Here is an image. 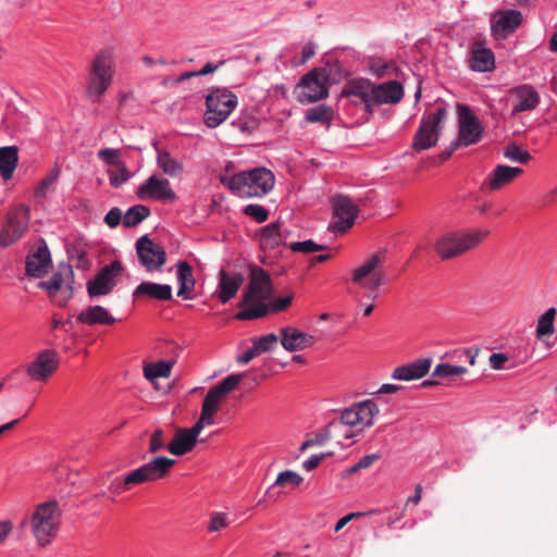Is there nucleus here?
<instances>
[{
    "label": "nucleus",
    "mask_w": 557,
    "mask_h": 557,
    "mask_svg": "<svg viewBox=\"0 0 557 557\" xmlns=\"http://www.w3.org/2000/svg\"><path fill=\"white\" fill-rule=\"evenodd\" d=\"M292 304V297L290 296H284L278 297L277 299L273 300L269 307L270 311L272 312H278L285 310L289 305Z\"/></svg>",
    "instance_id": "obj_61"
},
{
    "label": "nucleus",
    "mask_w": 557,
    "mask_h": 557,
    "mask_svg": "<svg viewBox=\"0 0 557 557\" xmlns=\"http://www.w3.org/2000/svg\"><path fill=\"white\" fill-rule=\"evenodd\" d=\"M61 511L55 500L39 504L30 519L33 534L38 545L45 547L57 536Z\"/></svg>",
    "instance_id": "obj_6"
},
{
    "label": "nucleus",
    "mask_w": 557,
    "mask_h": 557,
    "mask_svg": "<svg viewBox=\"0 0 557 557\" xmlns=\"http://www.w3.org/2000/svg\"><path fill=\"white\" fill-rule=\"evenodd\" d=\"M220 182L236 197L261 198L273 189L275 176L271 170L258 166L228 176L223 175Z\"/></svg>",
    "instance_id": "obj_2"
},
{
    "label": "nucleus",
    "mask_w": 557,
    "mask_h": 557,
    "mask_svg": "<svg viewBox=\"0 0 557 557\" xmlns=\"http://www.w3.org/2000/svg\"><path fill=\"white\" fill-rule=\"evenodd\" d=\"M295 94L297 100L302 104L326 98L329 96V86L325 74L319 70L310 71L296 85Z\"/></svg>",
    "instance_id": "obj_12"
},
{
    "label": "nucleus",
    "mask_w": 557,
    "mask_h": 557,
    "mask_svg": "<svg viewBox=\"0 0 557 557\" xmlns=\"http://www.w3.org/2000/svg\"><path fill=\"white\" fill-rule=\"evenodd\" d=\"M108 174L110 185L115 188L121 187L132 177L125 164H120L116 170H109Z\"/></svg>",
    "instance_id": "obj_49"
},
{
    "label": "nucleus",
    "mask_w": 557,
    "mask_h": 557,
    "mask_svg": "<svg viewBox=\"0 0 557 557\" xmlns=\"http://www.w3.org/2000/svg\"><path fill=\"white\" fill-rule=\"evenodd\" d=\"M135 297L147 296L156 300H171L172 286L169 284H159L153 282H143L134 290Z\"/></svg>",
    "instance_id": "obj_32"
},
{
    "label": "nucleus",
    "mask_w": 557,
    "mask_h": 557,
    "mask_svg": "<svg viewBox=\"0 0 557 557\" xmlns=\"http://www.w3.org/2000/svg\"><path fill=\"white\" fill-rule=\"evenodd\" d=\"M511 94L517 98V102L512 108V114L533 110L540 102L537 91L531 85H521L512 89Z\"/></svg>",
    "instance_id": "obj_28"
},
{
    "label": "nucleus",
    "mask_w": 557,
    "mask_h": 557,
    "mask_svg": "<svg viewBox=\"0 0 557 557\" xmlns=\"http://www.w3.org/2000/svg\"><path fill=\"white\" fill-rule=\"evenodd\" d=\"M458 138L453 146H472L478 144L483 134L484 126L475 112L465 103L457 104Z\"/></svg>",
    "instance_id": "obj_10"
},
{
    "label": "nucleus",
    "mask_w": 557,
    "mask_h": 557,
    "mask_svg": "<svg viewBox=\"0 0 557 557\" xmlns=\"http://www.w3.org/2000/svg\"><path fill=\"white\" fill-rule=\"evenodd\" d=\"M174 360H158L144 366V376L151 383L159 377H170Z\"/></svg>",
    "instance_id": "obj_36"
},
{
    "label": "nucleus",
    "mask_w": 557,
    "mask_h": 557,
    "mask_svg": "<svg viewBox=\"0 0 557 557\" xmlns=\"http://www.w3.org/2000/svg\"><path fill=\"white\" fill-rule=\"evenodd\" d=\"M197 441L186 431V428H178L171 442L168 443V450L174 456H183L193 450Z\"/></svg>",
    "instance_id": "obj_33"
},
{
    "label": "nucleus",
    "mask_w": 557,
    "mask_h": 557,
    "mask_svg": "<svg viewBox=\"0 0 557 557\" xmlns=\"http://www.w3.org/2000/svg\"><path fill=\"white\" fill-rule=\"evenodd\" d=\"M122 272L120 261H113L104 265L99 273L87 283V292L90 297L104 296L110 294L116 282L115 278Z\"/></svg>",
    "instance_id": "obj_19"
},
{
    "label": "nucleus",
    "mask_w": 557,
    "mask_h": 557,
    "mask_svg": "<svg viewBox=\"0 0 557 557\" xmlns=\"http://www.w3.org/2000/svg\"><path fill=\"white\" fill-rule=\"evenodd\" d=\"M60 176V169L58 166L52 168L49 173L40 180L34 190V197L37 201H40L47 197V195L54 189V185Z\"/></svg>",
    "instance_id": "obj_40"
},
{
    "label": "nucleus",
    "mask_w": 557,
    "mask_h": 557,
    "mask_svg": "<svg viewBox=\"0 0 557 557\" xmlns=\"http://www.w3.org/2000/svg\"><path fill=\"white\" fill-rule=\"evenodd\" d=\"M213 423L214 419L203 418V416L200 413V417L196 423L190 429H186V431L197 441L203 428L206 425H212Z\"/></svg>",
    "instance_id": "obj_58"
},
{
    "label": "nucleus",
    "mask_w": 557,
    "mask_h": 557,
    "mask_svg": "<svg viewBox=\"0 0 557 557\" xmlns=\"http://www.w3.org/2000/svg\"><path fill=\"white\" fill-rule=\"evenodd\" d=\"M522 22V13L516 9L497 10L491 16V30L496 39H506Z\"/></svg>",
    "instance_id": "obj_18"
},
{
    "label": "nucleus",
    "mask_w": 557,
    "mask_h": 557,
    "mask_svg": "<svg viewBox=\"0 0 557 557\" xmlns=\"http://www.w3.org/2000/svg\"><path fill=\"white\" fill-rule=\"evenodd\" d=\"M333 432H339L337 426H331V422L319 433H317L312 440L315 446L325 444L332 437Z\"/></svg>",
    "instance_id": "obj_57"
},
{
    "label": "nucleus",
    "mask_w": 557,
    "mask_h": 557,
    "mask_svg": "<svg viewBox=\"0 0 557 557\" xmlns=\"http://www.w3.org/2000/svg\"><path fill=\"white\" fill-rule=\"evenodd\" d=\"M488 234V230L448 232L437 239L435 250L442 259H451L476 248Z\"/></svg>",
    "instance_id": "obj_5"
},
{
    "label": "nucleus",
    "mask_w": 557,
    "mask_h": 557,
    "mask_svg": "<svg viewBox=\"0 0 557 557\" xmlns=\"http://www.w3.org/2000/svg\"><path fill=\"white\" fill-rule=\"evenodd\" d=\"M404 95V86L398 81L392 79L381 84H374L372 110L382 104H397L401 101Z\"/></svg>",
    "instance_id": "obj_22"
},
{
    "label": "nucleus",
    "mask_w": 557,
    "mask_h": 557,
    "mask_svg": "<svg viewBox=\"0 0 557 557\" xmlns=\"http://www.w3.org/2000/svg\"><path fill=\"white\" fill-rule=\"evenodd\" d=\"M368 71L376 78H384L393 76L397 71V65L393 60L373 57L368 60Z\"/></svg>",
    "instance_id": "obj_37"
},
{
    "label": "nucleus",
    "mask_w": 557,
    "mask_h": 557,
    "mask_svg": "<svg viewBox=\"0 0 557 557\" xmlns=\"http://www.w3.org/2000/svg\"><path fill=\"white\" fill-rule=\"evenodd\" d=\"M468 372V369L462 366L450 363H438L432 372V377H449L462 375Z\"/></svg>",
    "instance_id": "obj_46"
},
{
    "label": "nucleus",
    "mask_w": 557,
    "mask_h": 557,
    "mask_svg": "<svg viewBox=\"0 0 557 557\" xmlns=\"http://www.w3.org/2000/svg\"><path fill=\"white\" fill-rule=\"evenodd\" d=\"M165 448L168 449V443L165 442L164 431L156 429L150 435L148 451L157 454Z\"/></svg>",
    "instance_id": "obj_53"
},
{
    "label": "nucleus",
    "mask_w": 557,
    "mask_h": 557,
    "mask_svg": "<svg viewBox=\"0 0 557 557\" xmlns=\"http://www.w3.org/2000/svg\"><path fill=\"white\" fill-rule=\"evenodd\" d=\"M385 251H377L369 256L359 267L352 271L351 282L364 289V297L376 299L377 289L388 283L384 269Z\"/></svg>",
    "instance_id": "obj_4"
},
{
    "label": "nucleus",
    "mask_w": 557,
    "mask_h": 557,
    "mask_svg": "<svg viewBox=\"0 0 557 557\" xmlns=\"http://www.w3.org/2000/svg\"><path fill=\"white\" fill-rule=\"evenodd\" d=\"M245 281L244 274L236 271H226L221 269L219 272V282L216 296L221 304H227L233 299Z\"/></svg>",
    "instance_id": "obj_23"
},
{
    "label": "nucleus",
    "mask_w": 557,
    "mask_h": 557,
    "mask_svg": "<svg viewBox=\"0 0 557 557\" xmlns=\"http://www.w3.org/2000/svg\"><path fill=\"white\" fill-rule=\"evenodd\" d=\"M379 412V406L372 399H364L341 410L339 418L332 420L331 426H337L338 431L344 426H359L363 431L373 425Z\"/></svg>",
    "instance_id": "obj_9"
},
{
    "label": "nucleus",
    "mask_w": 557,
    "mask_h": 557,
    "mask_svg": "<svg viewBox=\"0 0 557 557\" xmlns=\"http://www.w3.org/2000/svg\"><path fill=\"white\" fill-rule=\"evenodd\" d=\"M522 173L523 170L521 168L498 164L482 182L481 190L484 193L499 190L515 181V178L520 176Z\"/></svg>",
    "instance_id": "obj_20"
},
{
    "label": "nucleus",
    "mask_w": 557,
    "mask_h": 557,
    "mask_svg": "<svg viewBox=\"0 0 557 557\" xmlns=\"http://www.w3.org/2000/svg\"><path fill=\"white\" fill-rule=\"evenodd\" d=\"M72 276V268L65 267L60 271L54 272L49 280L40 282L38 286L47 290L50 296H53L55 293L62 289L65 281H69Z\"/></svg>",
    "instance_id": "obj_38"
},
{
    "label": "nucleus",
    "mask_w": 557,
    "mask_h": 557,
    "mask_svg": "<svg viewBox=\"0 0 557 557\" xmlns=\"http://www.w3.org/2000/svg\"><path fill=\"white\" fill-rule=\"evenodd\" d=\"M322 460L323 456H320L318 454L312 455L302 462V468L307 471H312L321 463Z\"/></svg>",
    "instance_id": "obj_64"
},
{
    "label": "nucleus",
    "mask_w": 557,
    "mask_h": 557,
    "mask_svg": "<svg viewBox=\"0 0 557 557\" xmlns=\"http://www.w3.org/2000/svg\"><path fill=\"white\" fill-rule=\"evenodd\" d=\"M304 478L293 470H285L278 473L275 482L269 487L267 494L270 493L275 486H290L292 488L298 487L302 484Z\"/></svg>",
    "instance_id": "obj_43"
},
{
    "label": "nucleus",
    "mask_w": 557,
    "mask_h": 557,
    "mask_svg": "<svg viewBox=\"0 0 557 557\" xmlns=\"http://www.w3.org/2000/svg\"><path fill=\"white\" fill-rule=\"evenodd\" d=\"M222 397L211 387L203 398L201 414L203 418L213 419L220 408Z\"/></svg>",
    "instance_id": "obj_44"
},
{
    "label": "nucleus",
    "mask_w": 557,
    "mask_h": 557,
    "mask_svg": "<svg viewBox=\"0 0 557 557\" xmlns=\"http://www.w3.org/2000/svg\"><path fill=\"white\" fill-rule=\"evenodd\" d=\"M432 366V358H419L410 363L396 367L392 372V379L398 381H413L425 376Z\"/></svg>",
    "instance_id": "obj_26"
},
{
    "label": "nucleus",
    "mask_w": 557,
    "mask_h": 557,
    "mask_svg": "<svg viewBox=\"0 0 557 557\" xmlns=\"http://www.w3.org/2000/svg\"><path fill=\"white\" fill-rule=\"evenodd\" d=\"M150 214V209L144 205H135L127 209L122 223L125 227H133L141 223Z\"/></svg>",
    "instance_id": "obj_42"
},
{
    "label": "nucleus",
    "mask_w": 557,
    "mask_h": 557,
    "mask_svg": "<svg viewBox=\"0 0 557 557\" xmlns=\"http://www.w3.org/2000/svg\"><path fill=\"white\" fill-rule=\"evenodd\" d=\"M177 278V296L183 299H191V293L195 289L196 280L193 274V268L186 261L180 260L175 264Z\"/></svg>",
    "instance_id": "obj_29"
},
{
    "label": "nucleus",
    "mask_w": 557,
    "mask_h": 557,
    "mask_svg": "<svg viewBox=\"0 0 557 557\" xmlns=\"http://www.w3.org/2000/svg\"><path fill=\"white\" fill-rule=\"evenodd\" d=\"M447 117V109L441 104L425 113L420 122L412 139V149L417 152L434 147L443 129V123Z\"/></svg>",
    "instance_id": "obj_8"
},
{
    "label": "nucleus",
    "mask_w": 557,
    "mask_h": 557,
    "mask_svg": "<svg viewBox=\"0 0 557 557\" xmlns=\"http://www.w3.org/2000/svg\"><path fill=\"white\" fill-rule=\"evenodd\" d=\"M282 226L283 223L277 221L261 228L259 240L262 249H275L283 243Z\"/></svg>",
    "instance_id": "obj_35"
},
{
    "label": "nucleus",
    "mask_w": 557,
    "mask_h": 557,
    "mask_svg": "<svg viewBox=\"0 0 557 557\" xmlns=\"http://www.w3.org/2000/svg\"><path fill=\"white\" fill-rule=\"evenodd\" d=\"M231 523L230 517L226 512L215 511L210 516V521L207 527L208 532H219L227 528Z\"/></svg>",
    "instance_id": "obj_50"
},
{
    "label": "nucleus",
    "mask_w": 557,
    "mask_h": 557,
    "mask_svg": "<svg viewBox=\"0 0 557 557\" xmlns=\"http://www.w3.org/2000/svg\"><path fill=\"white\" fill-rule=\"evenodd\" d=\"M122 220H123L122 212L116 207L110 209L108 211V213L104 215V222L111 228L116 227L121 223Z\"/></svg>",
    "instance_id": "obj_59"
},
{
    "label": "nucleus",
    "mask_w": 557,
    "mask_h": 557,
    "mask_svg": "<svg viewBox=\"0 0 557 557\" xmlns=\"http://www.w3.org/2000/svg\"><path fill=\"white\" fill-rule=\"evenodd\" d=\"M259 356V352H257L255 345L252 344V347L244 351L243 354L238 355L236 360L239 364H247L250 362L255 357Z\"/></svg>",
    "instance_id": "obj_63"
},
{
    "label": "nucleus",
    "mask_w": 557,
    "mask_h": 557,
    "mask_svg": "<svg viewBox=\"0 0 557 557\" xmlns=\"http://www.w3.org/2000/svg\"><path fill=\"white\" fill-rule=\"evenodd\" d=\"M98 158L108 165L124 164L121 161V151L114 148H103L97 152Z\"/></svg>",
    "instance_id": "obj_55"
},
{
    "label": "nucleus",
    "mask_w": 557,
    "mask_h": 557,
    "mask_svg": "<svg viewBox=\"0 0 557 557\" xmlns=\"http://www.w3.org/2000/svg\"><path fill=\"white\" fill-rule=\"evenodd\" d=\"M238 104L237 96L225 87H213L206 96L205 124L210 128L221 125Z\"/></svg>",
    "instance_id": "obj_7"
},
{
    "label": "nucleus",
    "mask_w": 557,
    "mask_h": 557,
    "mask_svg": "<svg viewBox=\"0 0 557 557\" xmlns=\"http://www.w3.org/2000/svg\"><path fill=\"white\" fill-rule=\"evenodd\" d=\"M317 51V45L312 41L307 42L301 50V60L299 62H295L296 65L304 64L308 60H310Z\"/></svg>",
    "instance_id": "obj_62"
},
{
    "label": "nucleus",
    "mask_w": 557,
    "mask_h": 557,
    "mask_svg": "<svg viewBox=\"0 0 557 557\" xmlns=\"http://www.w3.org/2000/svg\"><path fill=\"white\" fill-rule=\"evenodd\" d=\"M468 67L476 73H487L495 70L494 52L482 41H474L470 47Z\"/></svg>",
    "instance_id": "obj_21"
},
{
    "label": "nucleus",
    "mask_w": 557,
    "mask_h": 557,
    "mask_svg": "<svg viewBox=\"0 0 557 557\" xmlns=\"http://www.w3.org/2000/svg\"><path fill=\"white\" fill-rule=\"evenodd\" d=\"M281 345L289 352L309 348L314 343V337L295 326H285L280 330Z\"/></svg>",
    "instance_id": "obj_25"
},
{
    "label": "nucleus",
    "mask_w": 557,
    "mask_h": 557,
    "mask_svg": "<svg viewBox=\"0 0 557 557\" xmlns=\"http://www.w3.org/2000/svg\"><path fill=\"white\" fill-rule=\"evenodd\" d=\"M157 165L164 175L172 178L180 177L184 173V163L173 157V154L168 150L158 152Z\"/></svg>",
    "instance_id": "obj_34"
},
{
    "label": "nucleus",
    "mask_w": 557,
    "mask_h": 557,
    "mask_svg": "<svg viewBox=\"0 0 557 557\" xmlns=\"http://www.w3.org/2000/svg\"><path fill=\"white\" fill-rule=\"evenodd\" d=\"M244 214L252 218L257 223H263L268 220L269 211L261 205L249 203L243 209Z\"/></svg>",
    "instance_id": "obj_54"
},
{
    "label": "nucleus",
    "mask_w": 557,
    "mask_h": 557,
    "mask_svg": "<svg viewBox=\"0 0 557 557\" xmlns=\"http://www.w3.org/2000/svg\"><path fill=\"white\" fill-rule=\"evenodd\" d=\"M504 157L510 161L527 164L531 160V154L521 149L516 144H509L504 150Z\"/></svg>",
    "instance_id": "obj_47"
},
{
    "label": "nucleus",
    "mask_w": 557,
    "mask_h": 557,
    "mask_svg": "<svg viewBox=\"0 0 557 557\" xmlns=\"http://www.w3.org/2000/svg\"><path fill=\"white\" fill-rule=\"evenodd\" d=\"M29 209L21 206L8 213L7 221L0 232V246L9 247L18 240L28 227Z\"/></svg>",
    "instance_id": "obj_14"
},
{
    "label": "nucleus",
    "mask_w": 557,
    "mask_h": 557,
    "mask_svg": "<svg viewBox=\"0 0 557 557\" xmlns=\"http://www.w3.org/2000/svg\"><path fill=\"white\" fill-rule=\"evenodd\" d=\"M373 87L374 83H372L369 78H352L347 82L342 90V95L344 97L358 98L360 103L364 107V110L368 113H372Z\"/></svg>",
    "instance_id": "obj_24"
},
{
    "label": "nucleus",
    "mask_w": 557,
    "mask_h": 557,
    "mask_svg": "<svg viewBox=\"0 0 557 557\" xmlns=\"http://www.w3.org/2000/svg\"><path fill=\"white\" fill-rule=\"evenodd\" d=\"M18 164L17 146L0 147V177L3 182L13 178L14 172Z\"/></svg>",
    "instance_id": "obj_31"
},
{
    "label": "nucleus",
    "mask_w": 557,
    "mask_h": 557,
    "mask_svg": "<svg viewBox=\"0 0 557 557\" xmlns=\"http://www.w3.org/2000/svg\"><path fill=\"white\" fill-rule=\"evenodd\" d=\"M60 357L55 349H44L28 364L27 375L35 382H46L59 368Z\"/></svg>",
    "instance_id": "obj_17"
},
{
    "label": "nucleus",
    "mask_w": 557,
    "mask_h": 557,
    "mask_svg": "<svg viewBox=\"0 0 557 557\" xmlns=\"http://www.w3.org/2000/svg\"><path fill=\"white\" fill-rule=\"evenodd\" d=\"M242 379L243 374H231L212 388L223 398V396L233 392L238 386Z\"/></svg>",
    "instance_id": "obj_48"
},
{
    "label": "nucleus",
    "mask_w": 557,
    "mask_h": 557,
    "mask_svg": "<svg viewBox=\"0 0 557 557\" xmlns=\"http://www.w3.org/2000/svg\"><path fill=\"white\" fill-rule=\"evenodd\" d=\"M175 462L174 459L164 456L154 457L139 468L126 473L125 483L132 488L135 485L161 480L170 473Z\"/></svg>",
    "instance_id": "obj_11"
},
{
    "label": "nucleus",
    "mask_w": 557,
    "mask_h": 557,
    "mask_svg": "<svg viewBox=\"0 0 557 557\" xmlns=\"http://www.w3.org/2000/svg\"><path fill=\"white\" fill-rule=\"evenodd\" d=\"M51 263L50 250L45 240H41L32 255H28L25 262L26 274L33 277L42 276Z\"/></svg>",
    "instance_id": "obj_27"
},
{
    "label": "nucleus",
    "mask_w": 557,
    "mask_h": 557,
    "mask_svg": "<svg viewBox=\"0 0 557 557\" xmlns=\"http://www.w3.org/2000/svg\"><path fill=\"white\" fill-rule=\"evenodd\" d=\"M222 64H224V61H221L218 64L207 63L199 71L183 72L177 76L176 79H174V83H183L184 81L190 77L205 76L211 74L215 72Z\"/></svg>",
    "instance_id": "obj_51"
},
{
    "label": "nucleus",
    "mask_w": 557,
    "mask_h": 557,
    "mask_svg": "<svg viewBox=\"0 0 557 557\" xmlns=\"http://www.w3.org/2000/svg\"><path fill=\"white\" fill-rule=\"evenodd\" d=\"M115 55L112 48L101 49L89 64L86 82V95L92 102H100L113 82Z\"/></svg>",
    "instance_id": "obj_3"
},
{
    "label": "nucleus",
    "mask_w": 557,
    "mask_h": 557,
    "mask_svg": "<svg viewBox=\"0 0 557 557\" xmlns=\"http://www.w3.org/2000/svg\"><path fill=\"white\" fill-rule=\"evenodd\" d=\"M272 294L270 274L259 267L251 268L250 282L238 304L240 310L235 318L240 321H251L265 317L270 312L267 300Z\"/></svg>",
    "instance_id": "obj_1"
},
{
    "label": "nucleus",
    "mask_w": 557,
    "mask_h": 557,
    "mask_svg": "<svg viewBox=\"0 0 557 557\" xmlns=\"http://www.w3.org/2000/svg\"><path fill=\"white\" fill-rule=\"evenodd\" d=\"M333 221L329 225V230L333 233H345L355 223L358 214V207L354 201L344 195L335 196L332 199Z\"/></svg>",
    "instance_id": "obj_13"
},
{
    "label": "nucleus",
    "mask_w": 557,
    "mask_h": 557,
    "mask_svg": "<svg viewBox=\"0 0 557 557\" xmlns=\"http://www.w3.org/2000/svg\"><path fill=\"white\" fill-rule=\"evenodd\" d=\"M278 339L281 341L280 335L270 333L260 337L252 338V344L255 345L257 352L261 355L264 352L273 351L278 343Z\"/></svg>",
    "instance_id": "obj_45"
},
{
    "label": "nucleus",
    "mask_w": 557,
    "mask_h": 557,
    "mask_svg": "<svg viewBox=\"0 0 557 557\" xmlns=\"http://www.w3.org/2000/svg\"><path fill=\"white\" fill-rule=\"evenodd\" d=\"M289 248L294 252L312 253L325 250L326 246L317 244L312 239H307L302 242H294L289 245Z\"/></svg>",
    "instance_id": "obj_52"
},
{
    "label": "nucleus",
    "mask_w": 557,
    "mask_h": 557,
    "mask_svg": "<svg viewBox=\"0 0 557 557\" xmlns=\"http://www.w3.org/2000/svg\"><path fill=\"white\" fill-rule=\"evenodd\" d=\"M129 490V485L125 483V475L123 478H114L109 485V491L112 492L113 494H121Z\"/></svg>",
    "instance_id": "obj_60"
},
{
    "label": "nucleus",
    "mask_w": 557,
    "mask_h": 557,
    "mask_svg": "<svg viewBox=\"0 0 557 557\" xmlns=\"http://www.w3.org/2000/svg\"><path fill=\"white\" fill-rule=\"evenodd\" d=\"M136 251L140 264L148 272L160 270L166 261V252L162 246L153 243L148 235H143L136 242Z\"/></svg>",
    "instance_id": "obj_16"
},
{
    "label": "nucleus",
    "mask_w": 557,
    "mask_h": 557,
    "mask_svg": "<svg viewBox=\"0 0 557 557\" xmlns=\"http://www.w3.org/2000/svg\"><path fill=\"white\" fill-rule=\"evenodd\" d=\"M556 308H548L537 321L535 336L540 341H544L545 336H550L555 333V317Z\"/></svg>",
    "instance_id": "obj_41"
},
{
    "label": "nucleus",
    "mask_w": 557,
    "mask_h": 557,
    "mask_svg": "<svg viewBox=\"0 0 557 557\" xmlns=\"http://www.w3.org/2000/svg\"><path fill=\"white\" fill-rule=\"evenodd\" d=\"M509 360L508 355L503 352H493L488 358L490 367L493 370L499 371L505 369H510L511 367H507L506 362Z\"/></svg>",
    "instance_id": "obj_56"
},
{
    "label": "nucleus",
    "mask_w": 557,
    "mask_h": 557,
    "mask_svg": "<svg viewBox=\"0 0 557 557\" xmlns=\"http://www.w3.org/2000/svg\"><path fill=\"white\" fill-rule=\"evenodd\" d=\"M305 119L309 123H320L330 126L334 119V110L327 104H318L307 110Z\"/></svg>",
    "instance_id": "obj_39"
},
{
    "label": "nucleus",
    "mask_w": 557,
    "mask_h": 557,
    "mask_svg": "<svg viewBox=\"0 0 557 557\" xmlns=\"http://www.w3.org/2000/svg\"><path fill=\"white\" fill-rule=\"evenodd\" d=\"M77 321L86 325H111L116 320L115 318L102 306H90L77 314Z\"/></svg>",
    "instance_id": "obj_30"
},
{
    "label": "nucleus",
    "mask_w": 557,
    "mask_h": 557,
    "mask_svg": "<svg viewBox=\"0 0 557 557\" xmlns=\"http://www.w3.org/2000/svg\"><path fill=\"white\" fill-rule=\"evenodd\" d=\"M136 196L141 200L152 199L161 202H173L177 198L170 181L160 174H153L146 180L137 188Z\"/></svg>",
    "instance_id": "obj_15"
}]
</instances>
